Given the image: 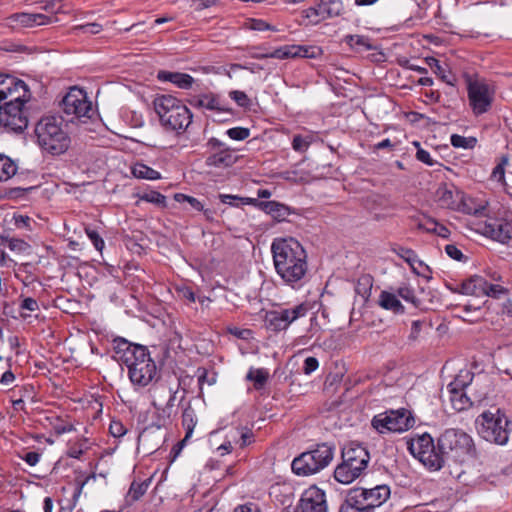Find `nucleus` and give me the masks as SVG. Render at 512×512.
Masks as SVG:
<instances>
[{"label":"nucleus","mask_w":512,"mask_h":512,"mask_svg":"<svg viewBox=\"0 0 512 512\" xmlns=\"http://www.w3.org/2000/svg\"><path fill=\"white\" fill-rule=\"evenodd\" d=\"M346 43L359 51H369L374 49L369 38L362 35H348L346 36Z\"/></svg>","instance_id":"39"},{"label":"nucleus","mask_w":512,"mask_h":512,"mask_svg":"<svg viewBox=\"0 0 512 512\" xmlns=\"http://www.w3.org/2000/svg\"><path fill=\"white\" fill-rule=\"evenodd\" d=\"M74 31H82L84 33H89V34H98L102 31V25H100L99 23H87V24H83V25H77L73 28Z\"/></svg>","instance_id":"54"},{"label":"nucleus","mask_w":512,"mask_h":512,"mask_svg":"<svg viewBox=\"0 0 512 512\" xmlns=\"http://www.w3.org/2000/svg\"><path fill=\"white\" fill-rule=\"evenodd\" d=\"M63 121L54 116L44 117L35 127L38 145L51 155H61L70 146L71 140L63 128Z\"/></svg>","instance_id":"6"},{"label":"nucleus","mask_w":512,"mask_h":512,"mask_svg":"<svg viewBox=\"0 0 512 512\" xmlns=\"http://www.w3.org/2000/svg\"><path fill=\"white\" fill-rule=\"evenodd\" d=\"M447 393L452 408L455 411L461 412L472 406V402L464 390L447 388Z\"/></svg>","instance_id":"30"},{"label":"nucleus","mask_w":512,"mask_h":512,"mask_svg":"<svg viewBox=\"0 0 512 512\" xmlns=\"http://www.w3.org/2000/svg\"><path fill=\"white\" fill-rule=\"evenodd\" d=\"M53 428L58 435L71 432L74 430V426L70 423H64L59 418H56V423L53 424Z\"/></svg>","instance_id":"59"},{"label":"nucleus","mask_w":512,"mask_h":512,"mask_svg":"<svg viewBox=\"0 0 512 512\" xmlns=\"http://www.w3.org/2000/svg\"><path fill=\"white\" fill-rule=\"evenodd\" d=\"M176 291L180 299L187 300L189 303H194L196 301V295L189 286H180Z\"/></svg>","instance_id":"53"},{"label":"nucleus","mask_w":512,"mask_h":512,"mask_svg":"<svg viewBox=\"0 0 512 512\" xmlns=\"http://www.w3.org/2000/svg\"><path fill=\"white\" fill-rule=\"evenodd\" d=\"M427 223L433 226V233L437 234L442 238H447L450 234L448 228L444 225L437 223L435 220L428 218Z\"/></svg>","instance_id":"56"},{"label":"nucleus","mask_w":512,"mask_h":512,"mask_svg":"<svg viewBox=\"0 0 512 512\" xmlns=\"http://www.w3.org/2000/svg\"><path fill=\"white\" fill-rule=\"evenodd\" d=\"M309 142L301 135H296L292 141V148L297 152H304L308 149Z\"/></svg>","instance_id":"57"},{"label":"nucleus","mask_w":512,"mask_h":512,"mask_svg":"<svg viewBox=\"0 0 512 512\" xmlns=\"http://www.w3.org/2000/svg\"><path fill=\"white\" fill-rule=\"evenodd\" d=\"M435 200L441 208L460 211L469 215L483 214L485 206L472 207L465 194L453 184H441L435 192Z\"/></svg>","instance_id":"11"},{"label":"nucleus","mask_w":512,"mask_h":512,"mask_svg":"<svg viewBox=\"0 0 512 512\" xmlns=\"http://www.w3.org/2000/svg\"><path fill=\"white\" fill-rule=\"evenodd\" d=\"M309 310L310 306L305 302L293 307L272 310L266 314V323L275 332L283 331L297 319L305 317Z\"/></svg>","instance_id":"15"},{"label":"nucleus","mask_w":512,"mask_h":512,"mask_svg":"<svg viewBox=\"0 0 512 512\" xmlns=\"http://www.w3.org/2000/svg\"><path fill=\"white\" fill-rule=\"evenodd\" d=\"M0 245L7 246L11 251L18 253L25 252L30 247L24 240L9 236L0 237Z\"/></svg>","instance_id":"40"},{"label":"nucleus","mask_w":512,"mask_h":512,"mask_svg":"<svg viewBox=\"0 0 512 512\" xmlns=\"http://www.w3.org/2000/svg\"><path fill=\"white\" fill-rule=\"evenodd\" d=\"M339 512H374L361 488L351 489Z\"/></svg>","instance_id":"23"},{"label":"nucleus","mask_w":512,"mask_h":512,"mask_svg":"<svg viewBox=\"0 0 512 512\" xmlns=\"http://www.w3.org/2000/svg\"><path fill=\"white\" fill-rule=\"evenodd\" d=\"M445 252L446 254L454 259V260H457V261H461L463 258H464V255L463 253L461 252L460 249H458L455 245L453 244H448L445 246Z\"/></svg>","instance_id":"62"},{"label":"nucleus","mask_w":512,"mask_h":512,"mask_svg":"<svg viewBox=\"0 0 512 512\" xmlns=\"http://www.w3.org/2000/svg\"><path fill=\"white\" fill-rule=\"evenodd\" d=\"M484 234L502 244H508L512 238L510 224L499 220L486 223Z\"/></svg>","instance_id":"24"},{"label":"nucleus","mask_w":512,"mask_h":512,"mask_svg":"<svg viewBox=\"0 0 512 512\" xmlns=\"http://www.w3.org/2000/svg\"><path fill=\"white\" fill-rule=\"evenodd\" d=\"M260 210L271 215V217L278 222L285 221L291 214L290 207L277 201L261 202Z\"/></svg>","instance_id":"25"},{"label":"nucleus","mask_w":512,"mask_h":512,"mask_svg":"<svg viewBox=\"0 0 512 512\" xmlns=\"http://www.w3.org/2000/svg\"><path fill=\"white\" fill-rule=\"evenodd\" d=\"M361 490L366 495L373 510L380 507L390 497V488L387 485H377L371 489L361 488Z\"/></svg>","instance_id":"26"},{"label":"nucleus","mask_w":512,"mask_h":512,"mask_svg":"<svg viewBox=\"0 0 512 512\" xmlns=\"http://www.w3.org/2000/svg\"><path fill=\"white\" fill-rule=\"evenodd\" d=\"M427 64L433 70V72L440 77V79L448 85L454 86L455 77L441 66L439 60L436 58H427Z\"/></svg>","instance_id":"35"},{"label":"nucleus","mask_w":512,"mask_h":512,"mask_svg":"<svg viewBox=\"0 0 512 512\" xmlns=\"http://www.w3.org/2000/svg\"><path fill=\"white\" fill-rule=\"evenodd\" d=\"M495 91L483 79H469L467 81V95L469 105L476 116L487 113L493 103Z\"/></svg>","instance_id":"14"},{"label":"nucleus","mask_w":512,"mask_h":512,"mask_svg":"<svg viewBox=\"0 0 512 512\" xmlns=\"http://www.w3.org/2000/svg\"><path fill=\"white\" fill-rule=\"evenodd\" d=\"M29 466H35L40 461L41 455L36 451L27 452L21 457Z\"/></svg>","instance_id":"64"},{"label":"nucleus","mask_w":512,"mask_h":512,"mask_svg":"<svg viewBox=\"0 0 512 512\" xmlns=\"http://www.w3.org/2000/svg\"><path fill=\"white\" fill-rule=\"evenodd\" d=\"M485 278L480 275H472L460 283V294L480 297L483 296Z\"/></svg>","instance_id":"27"},{"label":"nucleus","mask_w":512,"mask_h":512,"mask_svg":"<svg viewBox=\"0 0 512 512\" xmlns=\"http://www.w3.org/2000/svg\"><path fill=\"white\" fill-rule=\"evenodd\" d=\"M296 508L298 512H327L324 491L317 487L308 488L302 494Z\"/></svg>","instance_id":"19"},{"label":"nucleus","mask_w":512,"mask_h":512,"mask_svg":"<svg viewBox=\"0 0 512 512\" xmlns=\"http://www.w3.org/2000/svg\"><path fill=\"white\" fill-rule=\"evenodd\" d=\"M371 424L381 434L387 432L403 433L414 426L415 420L409 410L400 408L374 416Z\"/></svg>","instance_id":"12"},{"label":"nucleus","mask_w":512,"mask_h":512,"mask_svg":"<svg viewBox=\"0 0 512 512\" xmlns=\"http://www.w3.org/2000/svg\"><path fill=\"white\" fill-rule=\"evenodd\" d=\"M197 425V416L193 407L189 404L182 413V426L185 429L186 439L192 437L195 426Z\"/></svg>","instance_id":"32"},{"label":"nucleus","mask_w":512,"mask_h":512,"mask_svg":"<svg viewBox=\"0 0 512 512\" xmlns=\"http://www.w3.org/2000/svg\"><path fill=\"white\" fill-rule=\"evenodd\" d=\"M268 378L269 372L264 368H251L246 375L247 380L254 382L256 389H261L266 384Z\"/></svg>","instance_id":"38"},{"label":"nucleus","mask_w":512,"mask_h":512,"mask_svg":"<svg viewBox=\"0 0 512 512\" xmlns=\"http://www.w3.org/2000/svg\"><path fill=\"white\" fill-rule=\"evenodd\" d=\"M20 309L34 312L39 310V305L34 298L26 297L22 300L20 304Z\"/></svg>","instance_id":"61"},{"label":"nucleus","mask_w":512,"mask_h":512,"mask_svg":"<svg viewBox=\"0 0 512 512\" xmlns=\"http://www.w3.org/2000/svg\"><path fill=\"white\" fill-rule=\"evenodd\" d=\"M451 144L452 146H454L455 148H472L474 146V144L476 143V139L475 138H466L464 136H461V135H458V134H453L451 136Z\"/></svg>","instance_id":"45"},{"label":"nucleus","mask_w":512,"mask_h":512,"mask_svg":"<svg viewBox=\"0 0 512 512\" xmlns=\"http://www.w3.org/2000/svg\"><path fill=\"white\" fill-rule=\"evenodd\" d=\"M250 29L256 31L274 30L267 22L261 19H252L250 21Z\"/></svg>","instance_id":"63"},{"label":"nucleus","mask_w":512,"mask_h":512,"mask_svg":"<svg viewBox=\"0 0 512 512\" xmlns=\"http://www.w3.org/2000/svg\"><path fill=\"white\" fill-rule=\"evenodd\" d=\"M438 449L446 459L463 462L467 457L474 456L475 446L472 437L460 429H447L438 438Z\"/></svg>","instance_id":"9"},{"label":"nucleus","mask_w":512,"mask_h":512,"mask_svg":"<svg viewBox=\"0 0 512 512\" xmlns=\"http://www.w3.org/2000/svg\"><path fill=\"white\" fill-rule=\"evenodd\" d=\"M373 278L370 275H362L358 278L355 291L364 299H368L371 294Z\"/></svg>","instance_id":"41"},{"label":"nucleus","mask_w":512,"mask_h":512,"mask_svg":"<svg viewBox=\"0 0 512 512\" xmlns=\"http://www.w3.org/2000/svg\"><path fill=\"white\" fill-rule=\"evenodd\" d=\"M343 12L344 4L341 0H320L315 6H311L303 11L304 16L314 24L341 16Z\"/></svg>","instance_id":"17"},{"label":"nucleus","mask_w":512,"mask_h":512,"mask_svg":"<svg viewBox=\"0 0 512 512\" xmlns=\"http://www.w3.org/2000/svg\"><path fill=\"white\" fill-rule=\"evenodd\" d=\"M18 166L10 157L0 154V181H6L17 172Z\"/></svg>","instance_id":"34"},{"label":"nucleus","mask_w":512,"mask_h":512,"mask_svg":"<svg viewBox=\"0 0 512 512\" xmlns=\"http://www.w3.org/2000/svg\"><path fill=\"white\" fill-rule=\"evenodd\" d=\"M109 432L113 437L120 438L126 434L127 429L120 421H111Z\"/></svg>","instance_id":"55"},{"label":"nucleus","mask_w":512,"mask_h":512,"mask_svg":"<svg viewBox=\"0 0 512 512\" xmlns=\"http://www.w3.org/2000/svg\"><path fill=\"white\" fill-rule=\"evenodd\" d=\"M160 124L165 130L184 132L192 122V113L181 100L172 95H160L153 101Z\"/></svg>","instance_id":"5"},{"label":"nucleus","mask_w":512,"mask_h":512,"mask_svg":"<svg viewBox=\"0 0 512 512\" xmlns=\"http://www.w3.org/2000/svg\"><path fill=\"white\" fill-rule=\"evenodd\" d=\"M60 106L64 115L71 116L67 119L70 122L75 119H90L94 114L92 102L88 100L86 92L78 88L70 89L62 99Z\"/></svg>","instance_id":"13"},{"label":"nucleus","mask_w":512,"mask_h":512,"mask_svg":"<svg viewBox=\"0 0 512 512\" xmlns=\"http://www.w3.org/2000/svg\"><path fill=\"white\" fill-rule=\"evenodd\" d=\"M132 174L139 179L157 180L161 178L158 171L142 163H138L132 168Z\"/></svg>","instance_id":"37"},{"label":"nucleus","mask_w":512,"mask_h":512,"mask_svg":"<svg viewBox=\"0 0 512 512\" xmlns=\"http://www.w3.org/2000/svg\"><path fill=\"white\" fill-rule=\"evenodd\" d=\"M508 164V157L503 156L500 162L494 167L491 177L498 181L499 183H503L505 181V166Z\"/></svg>","instance_id":"46"},{"label":"nucleus","mask_w":512,"mask_h":512,"mask_svg":"<svg viewBox=\"0 0 512 512\" xmlns=\"http://www.w3.org/2000/svg\"><path fill=\"white\" fill-rule=\"evenodd\" d=\"M140 200L153 203L160 207L166 206V197L158 191L145 192L140 196Z\"/></svg>","instance_id":"44"},{"label":"nucleus","mask_w":512,"mask_h":512,"mask_svg":"<svg viewBox=\"0 0 512 512\" xmlns=\"http://www.w3.org/2000/svg\"><path fill=\"white\" fill-rule=\"evenodd\" d=\"M151 481V478H147L141 482L134 480L126 494V502L133 503L139 500L146 493Z\"/></svg>","instance_id":"31"},{"label":"nucleus","mask_w":512,"mask_h":512,"mask_svg":"<svg viewBox=\"0 0 512 512\" xmlns=\"http://www.w3.org/2000/svg\"><path fill=\"white\" fill-rule=\"evenodd\" d=\"M483 288V296H488L495 299H500L503 295H506L508 293V290L505 287L497 284L488 283L486 279Z\"/></svg>","instance_id":"43"},{"label":"nucleus","mask_w":512,"mask_h":512,"mask_svg":"<svg viewBox=\"0 0 512 512\" xmlns=\"http://www.w3.org/2000/svg\"><path fill=\"white\" fill-rule=\"evenodd\" d=\"M396 293L404 301L413 304L415 307L420 305V300L415 295V290L409 284H402L399 286Z\"/></svg>","instance_id":"42"},{"label":"nucleus","mask_w":512,"mask_h":512,"mask_svg":"<svg viewBox=\"0 0 512 512\" xmlns=\"http://www.w3.org/2000/svg\"><path fill=\"white\" fill-rule=\"evenodd\" d=\"M319 366V362L315 357H307L304 360L303 365V372L306 375H310L312 372H314Z\"/></svg>","instance_id":"60"},{"label":"nucleus","mask_w":512,"mask_h":512,"mask_svg":"<svg viewBox=\"0 0 512 512\" xmlns=\"http://www.w3.org/2000/svg\"><path fill=\"white\" fill-rule=\"evenodd\" d=\"M473 378L474 374L470 370H460L454 380L448 384L447 388L465 390L472 383Z\"/></svg>","instance_id":"36"},{"label":"nucleus","mask_w":512,"mask_h":512,"mask_svg":"<svg viewBox=\"0 0 512 512\" xmlns=\"http://www.w3.org/2000/svg\"><path fill=\"white\" fill-rule=\"evenodd\" d=\"M8 80L0 89V125L20 133L28 126L25 103L30 100L31 92L24 81L13 77H8Z\"/></svg>","instance_id":"2"},{"label":"nucleus","mask_w":512,"mask_h":512,"mask_svg":"<svg viewBox=\"0 0 512 512\" xmlns=\"http://www.w3.org/2000/svg\"><path fill=\"white\" fill-rule=\"evenodd\" d=\"M42 9L46 12L45 15L56 17L62 9L61 0H45Z\"/></svg>","instance_id":"48"},{"label":"nucleus","mask_w":512,"mask_h":512,"mask_svg":"<svg viewBox=\"0 0 512 512\" xmlns=\"http://www.w3.org/2000/svg\"><path fill=\"white\" fill-rule=\"evenodd\" d=\"M392 251L396 253L400 258H402L406 263H408L414 271L416 270V264L419 266L424 265L423 261L418 258L416 252L410 248L397 246L392 248Z\"/></svg>","instance_id":"33"},{"label":"nucleus","mask_w":512,"mask_h":512,"mask_svg":"<svg viewBox=\"0 0 512 512\" xmlns=\"http://www.w3.org/2000/svg\"><path fill=\"white\" fill-rule=\"evenodd\" d=\"M206 147L208 156L205 159V164L208 167L226 168L237 161V156L233 150L217 138H210Z\"/></svg>","instance_id":"16"},{"label":"nucleus","mask_w":512,"mask_h":512,"mask_svg":"<svg viewBox=\"0 0 512 512\" xmlns=\"http://www.w3.org/2000/svg\"><path fill=\"white\" fill-rule=\"evenodd\" d=\"M175 200L177 202H187L190 204V206L197 210V211H202L203 210V204L196 198L192 197V196H188V195H185V194H182V193H177L175 195Z\"/></svg>","instance_id":"49"},{"label":"nucleus","mask_w":512,"mask_h":512,"mask_svg":"<svg viewBox=\"0 0 512 512\" xmlns=\"http://www.w3.org/2000/svg\"><path fill=\"white\" fill-rule=\"evenodd\" d=\"M378 304L381 308L392 311L395 314H403L405 312V308L398 299L397 293L395 294L385 290L381 291Z\"/></svg>","instance_id":"29"},{"label":"nucleus","mask_w":512,"mask_h":512,"mask_svg":"<svg viewBox=\"0 0 512 512\" xmlns=\"http://www.w3.org/2000/svg\"><path fill=\"white\" fill-rule=\"evenodd\" d=\"M407 444L410 453L428 469L437 471L443 467V454L436 448L430 434H417Z\"/></svg>","instance_id":"10"},{"label":"nucleus","mask_w":512,"mask_h":512,"mask_svg":"<svg viewBox=\"0 0 512 512\" xmlns=\"http://www.w3.org/2000/svg\"><path fill=\"white\" fill-rule=\"evenodd\" d=\"M85 232L90 241L92 242V244L94 245V247L96 248V250L101 251L104 248V240L99 235V233L91 228H86Z\"/></svg>","instance_id":"51"},{"label":"nucleus","mask_w":512,"mask_h":512,"mask_svg":"<svg viewBox=\"0 0 512 512\" xmlns=\"http://www.w3.org/2000/svg\"><path fill=\"white\" fill-rule=\"evenodd\" d=\"M8 19L13 27L25 28L47 25L58 21V18L54 16L25 12L12 14Z\"/></svg>","instance_id":"22"},{"label":"nucleus","mask_w":512,"mask_h":512,"mask_svg":"<svg viewBox=\"0 0 512 512\" xmlns=\"http://www.w3.org/2000/svg\"><path fill=\"white\" fill-rule=\"evenodd\" d=\"M15 226L19 229L25 228L31 230V223L34 222L29 216L17 215L14 216Z\"/></svg>","instance_id":"58"},{"label":"nucleus","mask_w":512,"mask_h":512,"mask_svg":"<svg viewBox=\"0 0 512 512\" xmlns=\"http://www.w3.org/2000/svg\"><path fill=\"white\" fill-rule=\"evenodd\" d=\"M114 358L128 368V377L137 387H146L157 377V366L145 346L124 338L113 340Z\"/></svg>","instance_id":"3"},{"label":"nucleus","mask_w":512,"mask_h":512,"mask_svg":"<svg viewBox=\"0 0 512 512\" xmlns=\"http://www.w3.org/2000/svg\"><path fill=\"white\" fill-rule=\"evenodd\" d=\"M188 102L192 107L197 109H205L216 114H233L229 103L221 95L213 92L194 95Z\"/></svg>","instance_id":"18"},{"label":"nucleus","mask_w":512,"mask_h":512,"mask_svg":"<svg viewBox=\"0 0 512 512\" xmlns=\"http://www.w3.org/2000/svg\"><path fill=\"white\" fill-rule=\"evenodd\" d=\"M158 79L171 82L180 89H190L194 83V78L191 75L181 72L160 71Z\"/></svg>","instance_id":"28"},{"label":"nucleus","mask_w":512,"mask_h":512,"mask_svg":"<svg viewBox=\"0 0 512 512\" xmlns=\"http://www.w3.org/2000/svg\"><path fill=\"white\" fill-rule=\"evenodd\" d=\"M157 392L168 396V400L164 406L159 405L156 400H153L152 402V405L156 409V421L153 423V425L157 429H160L161 427L166 426L171 420L177 390H173L170 387L161 386L155 390V393Z\"/></svg>","instance_id":"20"},{"label":"nucleus","mask_w":512,"mask_h":512,"mask_svg":"<svg viewBox=\"0 0 512 512\" xmlns=\"http://www.w3.org/2000/svg\"><path fill=\"white\" fill-rule=\"evenodd\" d=\"M322 54V49L316 45H284L275 49L274 56L278 59L288 58H318Z\"/></svg>","instance_id":"21"},{"label":"nucleus","mask_w":512,"mask_h":512,"mask_svg":"<svg viewBox=\"0 0 512 512\" xmlns=\"http://www.w3.org/2000/svg\"><path fill=\"white\" fill-rule=\"evenodd\" d=\"M273 264L284 284L300 289L308 280L307 253L295 238H275L271 244Z\"/></svg>","instance_id":"1"},{"label":"nucleus","mask_w":512,"mask_h":512,"mask_svg":"<svg viewBox=\"0 0 512 512\" xmlns=\"http://www.w3.org/2000/svg\"><path fill=\"white\" fill-rule=\"evenodd\" d=\"M335 445L331 443H319L308 451L301 453L292 461V471L298 476L316 474L326 468L333 460Z\"/></svg>","instance_id":"8"},{"label":"nucleus","mask_w":512,"mask_h":512,"mask_svg":"<svg viewBox=\"0 0 512 512\" xmlns=\"http://www.w3.org/2000/svg\"><path fill=\"white\" fill-rule=\"evenodd\" d=\"M477 432L487 442L506 445L511 428L507 415L499 408L482 412L475 420Z\"/></svg>","instance_id":"7"},{"label":"nucleus","mask_w":512,"mask_h":512,"mask_svg":"<svg viewBox=\"0 0 512 512\" xmlns=\"http://www.w3.org/2000/svg\"><path fill=\"white\" fill-rule=\"evenodd\" d=\"M417 147H418V150L416 152V159L428 166H434L437 162L435 160L432 159L430 153L422 148H420V144L418 142H415L414 143Z\"/></svg>","instance_id":"52"},{"label":"nucleus","mask_w":512,"mask_h":512,"mask_svg":"<svg viewBox=\"0 0 512 512\" xmlns=\"http://www.w3.org/2000/svg\"><path fill=\"white\" fill-rule=\"evenodd\" d=\"M229 96L231 99H233L238 106L240 107H248L250 105V99L248 98L247 94L243 91L239 90H233L229 93Z\"/></svg>","instance_id":"50"},{"label":"nucleus","mask_w":512,"mask_h":512,"mask_svg":"<svg viewBox=\"0 0 512 512\" xmlns=\"http://www.w3.org/2000/svg\"><path fill=\"white\" fill-rule=\"evenodd\" d=\"M370 462V453L359 443L345 445L341 452V462L334 469V479L344 485L351 484L365 475Z\"/></svg>","instance_id":"4"},{"label":"nucleus","mask_w":512,"mask_h":512,"mask_svg":"<svg viewBox=\"0 0 512 512\" xmlns=\"http://www.w3.org/2000/svg\"><path fill=\"white\" fill-rule=\"evenodd\" d=\"M227 136L236 141H242L250 136V129L245 127H233L226 131Z\"/></svg>","instance_id":"47"}]
</instances>
